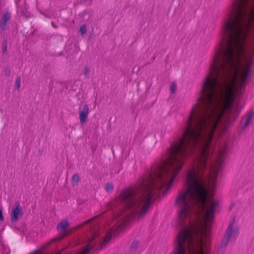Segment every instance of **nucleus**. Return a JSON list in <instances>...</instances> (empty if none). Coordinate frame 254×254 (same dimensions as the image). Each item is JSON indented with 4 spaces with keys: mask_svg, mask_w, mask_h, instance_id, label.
I'll return each instance as SVG.
<instances>
[{
    "mask_svg": "<svg viewBox=\"0 0 254 254\" xmlns=\"http://www.w3.org/2000/svg\"><path fill=\"white\" fill-rule=\"evenodd\" d=\"M213 54H254V0H233Z\"/></svg>",
    "mask_w": 254,
    "mask_h": 254,
    "instance_id": "f257e3e1",
    "label": "nucleus"
},
{
    "mask_svg": "<svg viewBox=\"0 0 254 254\" xmlns=\"http://www.w3.org/2000/svg\"><path fill=\"white\" fill-rule=\"evenodd\" d=\"M238 235L239 228L235 224L234 220H232L230 222L224 235L229 238L231 242H234Z\"/></svg>",
    "mask_w": 254,
    "mask_h": 254,
    "instance_id": "f03ea898",
    "label": "nucleus"
},
{
    "mask_svg": "<svg viewBox=\"0 0 254 254\" xmlns=\"http://www.w3.org/2000/svg\"><path fill=\"white\" fill-rule=\"evenodd\" d=\"M22 208L18 202H16L11 209L10 213L11 219L12 222H15L22 215Z\"/></svg>",
    "mask_w": 254,
    "mask_h": 254,
    "instance_id": "7ed1b4c3",
    "label": "nucleus"
},
{
    "mask_svg": "<svg viewBox=\"0 0 254 254\" xmlns=\"http://www.w3.org/2000/svg\"><path fill=\"white\" fill-rule=\"evenodd\" d=\"M254 112L251 111L242 118L241 122V127L242 129H244L249 126L254 116Z\"/></svg>",
    "mask_w": 254,
    "mask_h": 254,
    "instance_id": "20e7f679",
    "label": "nucleus"
},
{
    "mask_svg": "<svg viewBox=\"0 0 254 254\" xmlns=\"http://www.w3.org/2000/svg\"><path fill=\"white\" fill-rule=\"evenodd\" d=\"M89 112V107L87 104H85L81 111L79 113V118L81 124H84L86 123Z\"/></svg>",
    "mask_w": 254,
    "mask_h": 254,
    "instance_id": "39448f33",
    "label": "nucleus"
},
{
    "mask_svg": "<svg viewBox=\"0 0 254 254\" xmlns=\"http://www.w3.org/2000/svg\"><path fill=\"white\" fill-rule=\"evenodd\" d=\"M10 17V13L9 12H6L4 13L0 22V27L1 29H4L5 28L6 23L9 19Z\"/></svg>",
    "mask_w": 254,
    "mask_h": 254,
    "instance_id": "423d86ee",
    "label": "nucleus"
},
{
    "mask_svg": "<svg viewBox=\"0 0 254 254\" xmlns=\"http://www.w3.org/2000/svg\"><path fill=\"white\" fill-rule=\"evenodd\" d=\"M229 242H231L230 240L224 235L218 248L219 250L223 251L227 247Z\"/></svg>",
    "mask_w": 254,
    "mask_h": 254,
    "instance_id": "0eeeda50",
    "label": "nucleus"
},
{
    "mask_svg": "<svg viewBox=\"0 0 254 254\" xmlns=\"http://www.w3.org/2000/svg\"><path fill=\"white\" fill-rule=\"evenodd\" d=\"M57 230L60 233V237L58 238L60 239L64 236V221H61L57 226Z\"/></svg>",
    "mask_w": 254,
    "mask_h": 254,
    "instance_id": "6e6552de",
    "label": "nucleus"
},
{
    "mask_svg": "<svg viewBox=\"0 0 254 254\" xmlns=\"http://www.w3.org/2000/svg\"><path fill=\"white\" fill-rule=\"evenodd\" d=\"M79 178L77 174H74L71 179L72 184L73 185H76L79 181Z\"/></svg>",
    "mask_w": 254,
    "mask_h": 254,
    "instance_id": "1a4fd4ad",
    "label": "nucleus"
},
{
    "mask_svg": "<svg viewBox=\"0 0 254 254\" xmlns=\"http://www.w3.org/2000/svg\"><path fill=\"white\" fill-rule=\"evenodd\" d=\"M79 32L82 35H83L85 34H86L87 32L86 26L85 25H81L79 28Z\"/></svg>",
    "mask_w": 254,
    "mask_h": 254,
    "instance_id": "9d476101",
    "label": "nucleus"
},
{
    "mask_svg": "<svg viewBox=\"0 0 254 254\" xmlns=\"http://www.w3.org/2000/svg\"><path fill=\"white\" fill-rule=\"evenodd\" d=\"M170 92L171 93H174L177 89V85L175 83L173 82L172 83L171 86H170Z\"/></svg>",
    "mask_w": 254,
    "mask_h": 254,
    "instance_id": "9b49d317",
    "label": "nucleus"
},
{
    "mask_svg": "<svg viewBox=\"0 0 254 254\" xmlns=\"http://www.w3.org/2000/svg\"><path fill=\"white\" fill-rule=\"evenodd\" d=\"M138 243L137 242H136V241L133 242L130 246V250L131 251H135L138 247Z\"/></svg>",
    "mask_w": 254,
    "mask_h": 254,
    "instance_id": "f8f14e48",
    "label": "nucleus"
},
{
    "mask_svg": "<svg viewBox=\"0 0 254 254\" xmlns=\"http://www.w3.org/2000/svg\"><path fill=\"white\" fill-rule=\"evenodd\" d=\"M15 0V3L16 4V6L18 9H20V7L21 6V4H23L25 3L24 0Z\"/></svg>",
    "mask_w": 254,
    "mask_h": 254,
    "instance_id": "ddd939ff",
    "label": "nucleus"
},
{
    "mask_svg": "<svg viewBox=\"0 0 254 254\" xmlns=\"http://www.w3.org/2000/svg\"><path fill=\"white\" fill-rule=\"evenodd\" d=\"M113 189V185L111 183H108L105 187V190L107 191L110 192Z\"/></svg>",
    "mask_w": 254,
    "mask_h": 254,
    "instance_id": "4468645a",
    "label": "nucleus"
},
{
    "mask_svg": "<svg viewBox=\"0 0 254 254\" xmlns=\"http://www.w3.org/2000/svg\"><path fill=\"white\" fill-rule=\"evenodd\" d=\"M90 72V69L88 66L84 67L83 70V73L85 75L86 77H88V74Z\"/></svg>",
    "mask_w": 254,
    "mask_h": 254,
    "instance_id": "2eb2a0df",
    "label": "nucleus"
},
{
    "mask_svg": "<svg viewBox=\"0 0 254 254\" xmlns=\"http://www.w3.org/2000/svg\"><path fill=\"white\" fill-rule=\"evenodd\" d=\"M15 86L17 89H19L20 86V77H17L15 80Z\"/></svg>",
    "mask_w": 254,
    "mask_h": 254,
    "instance_id": "dca6fc26",
    "label": "nucleus"
},
{
    "mask_svg": "<svg viewBox=\"0 0 254 254\" xmlns=\"http://www.w3.org/2000/svg\"><path fill=\"white\" fill-rule=\"evenodd\" d=\"M33 254H43L40 250H36L33 251ZM56 254H60L59 253H57Z\"/></svg>",
    "mask_w": 254,
    "mask_h": 254,
    "instance_id": "f3484780",
    "label": "nucleus"
},
{
    "mask_svg": "<svg viewBox=\"0 0 254 254\" xmlns=\"http://www.w3.org/2000/svg\"><path fill=\"white\" fill-rule=\"evenodd\" d=\"M68 224V222L64 220V235L68 233V232H66V227L67 226Z\"/></svg>",
    "mask_w": 254,
    "mask_h": 254,
    "instance_id": "a211bd4d",
    "label": "nucleus"
},
{
    "mask_svg": "<svg viewBox=\"0 0 254 254\" xmlns=\"http://www.w3.org/2000/svg\"><path fill=\"white\" fill-rule=\"evenodd\" d=\"M3 216L2 214V212L1 209H0V221H3Z\"/></svg>",
    "mask_w": 254,
    "mask_h": 254,
    "instance_id": "6ab92c4d",
    "label": "nucleus"
},
{
    "mask_svg": "<svg viewBox=\"0 0 254 254\" xmlns=\"http://www.w3.org/2000/svg\"><path fill=\"white\" fill-rule=\"evenodd\" d=\"M2 50H3V53H5L7 51L6 45L3 44V47H2Z\"/></svg>",
    "mask_w": 254,
    "mask_h": 254,
    "instance_id": "aec40b11",
    "label": "nucleus"
},
{
    "mask_svg": "<svg viewBox=\"0 0 254 254\" xmlns=\"http://www.w3.org/2000/svg\"><path fill=\"white\" fill-rule=\"evenodd\" d=\"M91 220H88V221L85 222L84 223H87L88 222H89V221H90Z\"/></svg>",
    "mask_w": 254,
    "mask_h": 254,
    "instance_id": "412c9836",
    "label": "nucleus"
}]
</instances>
